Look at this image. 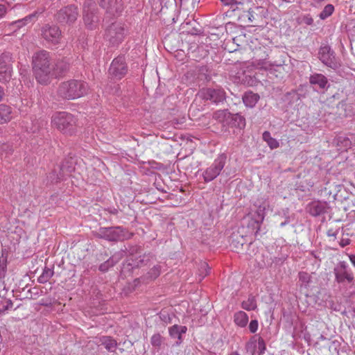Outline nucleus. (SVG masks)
I'll return each mask as SVG.
<instances>
[{
  "instance_id": "28",
  "label": "nucleus",
  "mask_w": 355,
  "mask_h": 355,
  "mask_svg": "<svg viewBox=\"0 0 355 355\" xmlns=\"http://www.w3.org/2000/svg\"><path fill=\"white\" fill-rule=\"evenodd\" d=\"M58 169L62 174L69 175L74 171V162L71 157L65 159L58 166Z\"/></svg>"
},
{
  "instance_id": "51",
  "label": "nucleus",
  "mask_w": 355,
  "mask_h": 355,
  "mask_svg": "<svg viewBox=\"0 0 355 355\" xmlns=\"http://www.w3.org/2000/svg\"><path fill=\"white\" fill-rule=\"evenodd\" d=\"M258 329V321L257 320H252L250 321L249 324V329L251 333H255Z\"/></svg>"
},
{
  "instance_id": "23",
  "label": "nucleus",
  "mask_w": 355,
  "mask_h": 355,
  "mask_svg": "<svg viewBox=\"0 0 355 355\" xmlns=\"http://www.w3.org/2000/svg\"><path fill=\"white\" fill-rule=\"evenodd\" d=\"M246 16L248 18L249 21L254 23V26H257V23L263 19L264 17V8L263 7L255 6L252 8H250L246 11Z\"/></svg>"
},
{
  "instance_id": "62",
  "label": "nucleus",
  "mask_w": 355,
  "mask_h": 355,
  "mask_svg": "<svg viewBox=\"0 0 355 355\" xmlns=\"http://www.w3.org/2000/svg\"><path fill=\"white\" fill-rule=\"evenodd\" d=\"M4 96V91L3 87L0 86V101L3 99V97Z\"/></svg>"
},
{
  "instance_id": "16",
  "label": "nucleus",
  "mask_w": 355,
  "mask_h": 355,
  "mask_svg": "<svg viewBox=\"0 0 355 355\" xmlns=\"http://www.w3.org/2000/svg\"><path fill=\"white\" fill-rule=\"evenodd\" d=\"M248 235L245 234V226L239 227L236 231H234L229 239L230 245L234 250H240L247 242Z\"/></svg>"
},
{
  "instance_id": "2",
  "label": "nucleus",
  "mask_w": 355,
  "mask_h": 355,
  "mask_svg": "<svg viewBox=\"0 0 355 355\" xmlns=\"http://www.w3.org/2000/svg\"><path fill=\"white\" fill-rule=\"evenodd\" d=\"M88 85L86 83L71 79L62 82L58 87V94L65 99L73 100L87 94Z\"/></svg>"
},
{
  "instance_id": "15",
  "label": "nucleus",
  "mask_w": 355,
  "mask_h": 355,
  "mask_svg": "<svg viewBox=\"0 0 355 355\" xmlns=\"http://www.w3.org/2000/svg\"><path fill=\"white\" fill-rule=\"evenodd\" d=\"M343 186L336 184L335 182H327L318 191L319 195L324 200L331 202L336 200L338 193L340 191Z\"/></svg>"
},
{
  "instance_id": "47",
  "label": "nucleus",
  "mask_w": 355,
  "mask_h": 355,
  "mask_svg": "<svg viewBox=\"0 0 355 355\" xmlns=\"http://www.w3.org/2000/svg\"><path fill=\"white\" fill-rule=\"evenodd\" d=\"M7 270V261L5 258L0 259V279L5 277Z\"/></svg>"
},
{
  "instance_id": "13",
  "label": "nucleus",
  "mask_w": 355,
  "mask_h": 355,
  "mask_svg": "<svg viewBox=\"0 0 355 355\" xmlns=\"http://www.w3.org/2000/svg\"><path fill=\"white\" fill-rule=\"evenodd\" d=\"M225 161L226 156L224 154L220 155L204 172L203 178L205 182H209L214 180L224 168Z\"/></svg>"
},
{
  "instance_id": "11",
  "label": "nucleus",
  "mask_w": 355,
  "mask_h": 355,
  "mask_svg": "<svg viewBox=\"0 0 355 355\" xmlns=\"http://www.w3.org/2000/svg\"><path fill=\"white\" fill-rule=\"evenodd\" d=\"M318 58L324 64L333 69H336L340 66L338 60L336 57L335 52L329 45L320 46Z\"/></svg>"
},
{
  "instance_id": "17",
  "label": "nucleus",
  "mask_w": 355,
  "mask_h": 355,
  "mask_svg": "<svg viewBox=\"0 0 355 355\" xmlns=\"http://www.w3.org/2000/svg\"><path fill=\"white\" fill-rule=\"evenodd\" d=\"M309 80L313 88L318 92H323L327 90L330 86L327 78L322 73H314L311 74Z\"/></svg>"
},
{
  "instance_id": "20",
  "label": "nucleus",
  "mask_w": 355,
  "mask_h": 355,
  "mask_svg": "<svg viewBox=\"0 0 355 355\" xmlns=\"http://www.w3.org/2000/svg\"><path fill=\"white\" fill-rule=\"evenodd\" d=\"M262 223L254 218H246L243 220L241 226H245V234L248 235H254L257 236L260 232V227Z\"/></svg>"
},
{
  "instance_id": "19",
  "label": "nucleus",
  "mask_w": 355,
  "mask_h": 355,
  "mask_svg": "<svg viewBox=\"0 0 355 355\" xmlns=\"http://www.w3.org/2000/svg\"><path fill=\"white\" fill-rule=\"evenodd\" d=\"M101 7L105 10L106 14L112 17L121 15L124 8L122 0H107L105 6Z\"/></svg>"
},
{
  "instance_id": "35",
  "label": "nucleus",
  "mask_w": 355,
  "mask_h": 355,
  "mask_svg": "<svg viewBox=\"0 0 355 355\" xmlns=\"http://www.w3.org/2000/svg\"><path fill=\"white\" fill-rule=\"evenodd\" d=\"M122 251L127 253V254L132 257V258H134L135 255L141 252V247L138 245L128 244L127 245H124V249H123Z\"/></svg>"
},
{
  "instance_id": "9",
  "label": "nucleus",
  "mask_w": 355,
  "mask_h": 355,
  "mask_svg": "<svg viewBox=\"0 0 355 355\" xmlns=\"http://www.w3.org/2000/svg\"><path fill=\"white\" fill-rule=\"evenodd\" d=\"M200 96L202 100L210 101L216 105L224 103L227 98L225 91L221 87L202 89L200 92Z\"/></svg>"
},
{
  "instance_id": "18",
  "label": "nucleus",
  "mask_w": 355,
  "mask_h": 355,
  "mask_svg": "<svg viewBox=\"0 0 355 355\" xmlns=\"http://www.w3.org/2000/svg\"><path fill=\"white\" fill-rule=\"evenodd\" d=\"M69 67V59L67 58L57 59L52 67V79L64 76L68 72Z\"/></svg>"
},
{
  "instance_id": "64",
  "label": "nucleus",
  "mask_w": 355,
  "mask_h": 355,
  "mask_svg": "<svg viewBox=\"0 0 355 355\" xmlns=\"http://www.w3.org/2000/svg\"><path fill=\"white\" fill-rule=\"evenodd\" d=\"M229 355H240L238 352H232Z\"/></svg>"
},
{
  "instance_id": "50",
  "label": "nucleus",
  "mask_w": 355,
  "mask_h": 355,
  "mask_svg": "<svg viewBox=\"0 0 355 355\" xmlns=\"http://www.w3.org/2000/svg\"><path fill=\"white\" fill-rule=\"evenodd\" d=\"M12 302L10 300L6 301V304L0 309V315L4 314L5 311L10 309L12 307Z\"/></svg>"
},
{
  "instance_id": "61",
  "label": "nucleus",
  "mask_w": 355,
  "mask_h": 355,
  "mask_svg": "<svg viewBox=\"0 0 355 355\" xmlns=\"http://www.w3.org/2000/svg\"><path fill=\"white\" fill-rule=\"evenodd\" d=\"M289 222H290L289 218H286L284 222L281 223L280 226L284 227L286 225L288 224Z\"/></svg>"
},
{
  "instance_id": "4",
  "label": "nucleus",
  "mask_w": 355,
  "mask_h": 355,
  "mask_svg": "<svg viewBox=\"0 0 355 355\" xmlns=\"http://www.w3.org/2000/svg\"><path fill=\"white\" fill-rule=\"evenodd\" d=\"M52 125L63 134L72 135L76 131L77 119L71 113L60 112L54 114L51 118Z\"/></svg>"
},
{
  "instance_id": "26",
  "label": "nucleus",
  "mask_w": 355,
  "mask_h": 355,
  "mask_svg": "<svg viewBox=\"0 0 355 355\" xmlns=\"http://www.w3.org/2000/svg\"><path fill=\"white\" fill-rule=\"evenodd\" d=\"M259 100V95L251 91L246 92L243 96V103L249 107H253Z\"/></svg>"
},
{
  "instance_id": "54",
  "label": "nucleus",
  "mask_w": 355,
  "mask_h": 355,
  "mask_svg": "<svg viewBox=\"0 0 355 355\" xmlns=\"http://www.w3.org/2000/svg\"><path fill=\"white\" fill-rule=\"evenodd\" d=\"M257 66H259L261 69H267L269 66H270V64L268 63L266 60H259L257 62Z\"/></svg>"
},
{
  "instance_id": "42",
  "label": "nucleus",
  "mask_w": 355,
  "mask_h": 355,
  "mask_svg": "<svg viewBox=\"0 0 355 355\" xmlns=\"http://www.w3.org/2000/svg\"><path fill=\"white\" fill-rule=\"evenodd\" d=\"M334 141L337 146H339L340 148H347L348 146H350L351 144L349 139L344 136L336 137L334 139Z\"/></svg>"
},
{
  "instance_id": "5",
  "label": "nucleus",
  "mask_w": 355,
  "mask_h": 355,
  "mask_svg": "<svg viewBox=\"0 0 355 355\" xmlns=\"http://www.w3.org/2000/svg\"><path fill=\"white\" fill-rule=\"evenodd\" d=\"M83 18L85 26L89 30H95L98 27L100 17L98 8L94 0H85L83 5Z\"/></svg>"
},
{
  "instance_id": "14",
  "label": "nucleus",
  "mask_w": 355,
  "mask_h": 355,
  "mask_svg": "<svg viewBox=\"0 0 355 355\" xmlns=\"http://www.w3.org/2000/svg\"><path fill=\"white\" fill-rule=\"evenodd\" d=\"M335 279L338 284L345 282L352 283L354 281L353 273L349 270L345 261H340L334 269Z\"/></svg>"
},
{
  "instance_id": "6",
  "label": "nucleus",
  "mask_w": 355,
  "mask_h": 355,
  "mask_svg": "<svg viewBox=\"0 0 355 355\" xmlns=\"http://www.w3.org/2000/svg\"><path fill=\"white\" fill-rule=\"evenodd\" d=\"M79 12L78 7L70 4L61 8L55 14V20L62 26H71L78 19Z\"/></svg>"
},
{
  "instance_id": "10",
  "label": "nucleus",
  "mask_w": 355,
  "mask_h": 355,
  "mask_svg": "<svg viewBox=\"0 0 355 355\" xmlns=\"http://www.w3.org/2000/svg\"><path fill=\"white\" fill-rule=\"evenodd\" d=\"M12 55L6 52L0 55V81L3 83H8L12 73Z\"/></svg>"
},
{
  "instance_id": "44",
  "label": "nucleus",
  "mask_w": 355,
  "mask_h": 355,
  "mask_svg": "<svg viewBox=\"0 0 355 355\" xmlns=\"http://www.w3.org/2000/svg\"><path fill=\"white\" fill-rule=\"evenodd\" d=\"M49 178L51 182H58L61 180H63L64 175L62 174V172L58 169V171L55 168L51 173L49 174Z\"/></svg>"
},
{
  "instance_id": "39",
  "label": "nucleus",
  "mask_w": 355,
  "mask_h": 355,
  "mask_svg": "<svg viewBox=\"0 0 355 355\" xmlns=\"http://www.w3.org/2000/svg\"><path fill=\"white\" fill-rule=\"evenodd\" d=\"M53 274L54 271L53 269L45 267L42 275L38 277L37 281L40 284H45L53 277Z\"/></svg>"
},
{
  "instance_id": "52",
  "label": "nucleus",
  "mask_w": 355,
  "mask_h": 355,
  "mask_svg": "<svg viewBox=\"0 0 355 355\" xmlns=\"http://www.w3.org/2000/svg\"><path fill=\"white\" fill-rule=\"evenodd\" d=\"M159 318L162 321H164L166 323L171 322V317L169 316V315L168 313H166L165 312L160 313Z\"/></svg>"
},
{
  "instance_id": "59",
  "label": "nucleus",
  "mask_w": 355,
  "mask_h": 355,
  "mask_svg": "<svg viewBox=\"0 0 355 355\" xmlns=\"http://www.w3.org/2000/svg\"><path fill=\"white\" fill-rule=\"evenodd\" d=\"M336 235H337V232H334L333 230H329L327 231V236H331V237H334L336 238Z\"/></svg>"
},
{
  "instance_id": "48",
  "label": "nucleus",
  "mask_w": 355,
  "mask_h": 355,
  "mask_svg": "<svg viewBox=\"0 0 355 355\" xmlns=\"http://www.w3.org/2000/svg\"><path fill=\"white\" fill-rule=\"evenodd\" d=\"M298 276L300 281L304 284L306 286H307L311 282V275L306 272H300Z\"/></svg>"
},
{
  "instance_id": "53",
  "label": "nucleus",
  "mask_w": 355,
  "mask_h": 355,
  "mask_svg": "<svg viewBox=\"0 0 355 355\" xmlns=\"http://www.w3.org/2000/svg\"><path fill=\"white\" fill-rule=\"evenodd\" d=\"M221 2L225 6H230L232 8L235 4H237L236 0H220Z\"/></svg>"
},
{
  "instance_id": "1",
  "label": "nucleus",
  "mask_w": 355,
  "mask_h": 355,
  "mask_svg": "<svg viewBox=\"0 0 355 355\" xmlns=\"http://www.w3.org/2000/svg\"><path fill=\"white\" fill-rule=\"evenodd\" d=\"M52 67L50 53L40 50L35 53L32 58V69L37 82L46 85L52 80Z\"/></svg>"
},
{
  "instance_id": "22",
  "label": "nucleus",
  "mask_w": 355,
  "mask_h": 355,
  "mask_svg": "<svg viewBox=\"0 0 355 355\" xmlns=\"http://www.w3.org/2000/svg\"><path fill=\"white\" fill-rule=\"evenodd\" d=\"M131 263L128 265L132 268H141L145 266L150 265L155 260V255L152 253H144L135 258H131Z\"/></svg>"
},
{
  "instance_id": "56",
  "label": "nucleus",
  "mask_w": 355,
  "mask_h": 355,
  "mask_svg": "<svg viewBox=\"0 0 355 355\" xmlns=\"http://www.w3.org/2000/svg\"><path fill=\"white\" fill-rule=\"evenodd\" d=\"M191 35H199L202 33V29L196 28L193 27L191 31H189Z\"/></svg>"
},
{
  "instance_id": "57",
  "label": "nucleus",
  "mask_w": 355,
  "mask_h": 355,
  "mask_svg": "<svg viewBox=\"0 0 355 355\" xmlns=\"http://www.w3.org/2000/svg\"><path fill=\"white\" fill-rule=\"evenodd\" d=\"M303 20L306 25H312L313 23V19L311 17H305Z\"/></svg>"
},
{
  "instance_id": "45",
  "label": "nucleus",
  "mask_w": 355,
  "mask_h": 355,
  "mask_svg": "<svg viewBox=\"0 0 355 355\" xmlns=\"http://www.w3.org/2000/svg\"><path fill=\"white\" fill-rule=\"evenodd\" d=\"M199 275L204 278L210 272L211 268L206 262H201L199 266Z\"/></svg>"
},
{
  "instance_id": "40",
  "label": "nucleus",
  "mask_w": 355,
  "mask_h": 355,
  "mask_svg": "<svg viewBox=\"0 0 355 355\" xmlns=\"http://www.w3.org/2000/svg\"><path fill=\"white\" fill-rule=\"evenodd\" d=\"M118 262V259L114 256L110 257L107 261L102 263L98 269L101 272H107L110 268L113 267Z\"/></svg>"
},
{
  "instance_id": "46",
  "label": "nucleus",
  "mask_w": 355,
  "mask_h": 355,
  "mask_svg": "<svg viewBox=\"0 0 355 355\" xmlns=\"http://www.w3.org/2000/svg\"><path fill=\"white\" fill-rule=\"evenodd\" d=\"M257 353H258V355H262L264 354L266 349V343H265V341L264 340L259 336V340L257 341Z\"/></svg>"
},
{
  "instance_id": "34",
  "label": "nucleus",
  "mask_w": 355,
  "mask_h": 355,
  "mask_svg": "<svg viewBox=\"0 0 355 355\" xmlns=\"http://www.w3.org/2000/svg\"><path fill=\"white\" fill-rule=\"evenodd\" d=\"M38 12L37 11L26 16L24 18L21 19H19L15 21V24L17 25V27L20 28L24 25H26L29 23L35 21L37 18Z\"/></svg>"
},
{
  "instance_id": "55",
  "label": "nucleus",
  "mask_w": 355,
  "mask_h": 355,
  "mask_svg": "<svg viewBox=\"0 0 355 355\" xmlns=\"http://www.w3.org/2000/svg\"><path fill=\"white\" fill-rule=\"evenodd\" d=\"M244 10L243 8V3H241V2H239V1H237V4H235L234 6L232 8V10L233 11H236V10Z\"/></svg>"
},
{
  "instance_id": "37",
  "label": "nucleus",
  "mask_w": 355,
  "mask_h": 355,
  "mask_svg": "<svg viewBox=\"0 0 355 355\" xmlns=\"http://www.w3.org/2000/svg\"><path fill=\"white\" fill-rule=\"evenodd\" d=\"M262 138L263 141H265L267 143V144L271 149H275L278 148L279 146V144L277 141V139L272 137L270 132L268 131H265L263 133Z\"/></svg>"
},
{
  "instance_id": "29",
  "label": "nucleus",
  "mask_w": 355,
  "mask_h": 355,
  "mask_svg": "<svg viewBox=\"0 0 355 355\" xmlns=\"http://www.w3.org/2000/svg\"><path fill=\"white\" fill-rule=\"evenodd\" d=\"M161 266L159 265L154 266L144 276L137 280H141L143 282H148L155 279L159 275Z\"/></svg>"
},
{
  "instance_id": "60",
  "label": "nucleus",
  "mask_w": 355,
  "mask_h": 355,
  "mask_svg": "<svg viewBox=\"0 0 355 355\" xmlns=\"http://www.w3.org/2000/svg\"><path fill=\"white\" fill-rule=\"evenodd\" d=\"M349 260L353 266L355 267V254L349 255Z\"/></svg>"
},
{
  "instance_id": "12",
  "label": "nucleus",
  "mask_w": 355,
  "mask_h": 355,
  "mask_svg": "<svg viewBox=\"0 0 355 355\" xmlns=\"http://www.w3.org/2000/svg\"><path fill=\"white\" fill-rule=\"evenodd\" d=\"M41 35L46 42L56 45L60 42L62 31L55 24H45L41 28Z\"/></svg>"
},
{
  "instance_id": "31",
  "label": "nucleus",
  "mask_w": 355,
  "mask_h": 355,
  "mask_svg": "<svg viewBox=\"0 0 355 355\" xmlns=\"http://www.w3.org/2000/svg\"><path fill=\"white\" fill-rule=\"evenodd\" d=\"M230 112L227 110H218L213 114V119L223 123L225 126L227 123Z\"/></svg>"
},
{
  "instance_id": "27",
  "label": "nucleus",
  "mask_w": 355,
  "mask_h": 355,
  "mask_svg": "<svg viewBox=\"0 0 355 355\" xmlns=\"http://www.w3.org/2000/svg\"><path fill=\"white\" fill-rule=\"evenodd\" d=\"M100 343L110 352H115L117 347V342L111 336H102L100 338Z\"/></svg>"
},
{
  "instance_id": "25",
  "label": "nucleus",
  "mask_w": 355,
  "mask_h": 355,
  "mask_svg": "<svg viewBox=\"0 0 355 355\" xmlns=\"http://www.w3.org/2000/svg\"><path fill=\"white\" fill-rule=\"evenodd\" d=\"M226 125H231L239 129H243L245 126V118L239 114L230 113V117Z\"/></svg>"
},
{
  "instance_id": "49",
  "label": "nucleus",
  "mask_w": 355,
  "mask_h": 355,
  "mask_svg": "<svg viewBox=\"0 0 355 355\" xmlns=\"http://www.w3.org/2000/svg\"><path fill=\"white\" fill-rule=\"evenodd\" d=\"M265 218V207L259 206L256 211V216L254 218H257L259 222L263 223Z\"/></svg>"
},
{
  "instance_id": "3",
  "label": "nucleus",
  "mask_w": 355,
  "mask_h": 355,
  "mask_svg": "<svg viewBox=\"0 0 355 355\" xmlns=\"http://www.w3.org/2000/svg\"><path fill=\"white\" fill-rule=\"evenodd\" d=\"M95 238L104 239L110 242H118L128 240L133 236L122 226L101 227L98 230L93 231Z\"/></svg>"
},
{
  "instance_id": "8",
  "label": "nucleus",
  "mask_w": 355,
  "mask_h": 355,
  "mask_svg": "<svg viewBox=\"0 0 355 355\" xmlns=\"http://www.w3.org/2000/svg\"><path fill=\"white\" fill-rule=\"evenodd\" d=\"M125 35L123 25L119 22H114L106 28L104 37L110 45L116 46L123 41Z\"/></svg>"
},
{
  "instance_id": "38",
  "label": "nucleus",
  "mask_w": 355,
  "mask_h": 355,
  "mask_svg": "<svg viewBox=\"0 0 355 355\" xmlns=\"http://www.w3.org/2000/svg\"><path fill=\"white\" fill-rule=\"evenodd\" d=\"M300 99V94L295 90L286 92L283 97V101L288 104H293Z\"/></svg>"
},
{
  "instance_id": "24",
  "label": "nucleus",
  "mask_w": 355,
  "mask_h": 355,
  "mask_svg": "<svg viewBox=\"0 0 355 355\" xmlns=\"http://www.w3.org/2000/svg\"><path fill=\"white\" fill-rule=\"evenodd\" d=\"M187 327L186 326H181L178 324H174L168 328V334L173 338H177L178 341L176 345H179L182 343V335L186 334Z\"/></svg>"
},
{
  "instance_id": "36",
  "label": "nucleus",
  "mask_w": 355,
  "mask_h": 355,
  "mask_svg": "<svg viewBox=\"0 0 355 355\" xmlns=\"http://www.w3.org/2000/svg\"><path fill=\"white\" fill-rule=\"evenodd\" d=\"M259 340V336L254 335L249 340L245 345V349L252 355H254L257 351V341Z\"/></svg>"
},
{
  "instance_id": "43",
  "label": "nucleus",
  "mask_w": 355,
  "mask_h": 355,
  "mask_svg": "<svg viewBox=\"0 0 355 355\" xmlns=\"http://www.w3.org/2000/svg\"><path fill=\"white\" fill-rule=\"evenodd\" d=\"M334 10V6L331 4H327L320 13L319 17L321 19H325L332 15Z\"/></svg>"
},
{
  "instance_id": "21",
  "label": "nucleus",
  "mask_w": 355,
  "mask_h": 355,
  "mask_svg": "<svg viewBox=\"0 0 355 355\" xmlns=\"http://www.w3.org/2000/svg\"><path fill=\"white\" fill-rule=\"evenodd\" d=\"M306 211L312 216L316 217L325 214L328 209L327 202L313 201L306 206Z\"/></svg>"
},
{
  "instance_id": "30",
  "label": "nucleus",
  "mask_w": 355,
  "mask_h": 355,
  "mask_svg": "<svg viewBox=\"0 0 355 355\" xmlns=\"http://www.w3.org/2000/svg\"><path fill=\"white\" fill-rule=\"evenodd\" d=\"M12 119V108L5 104H0V124L10 121Z\"/></svg>"
},
{
  "instance_id": "7",
  "label": "nucleus",
  "mask_w": 355,
  "mask_h": 355,
  "mask_svg": "<svg viewBox=\"0 0 355 355\" xmlns=\"http://www.w3.org/2000/svg\"><path fill=\"white\" fill-rule=\"evenodd\" d=\"M128 72V67L124 55H119L111 62L108 69V76L112 80H119Z\"/></svg>"
},
{
  "instance_id": "32",
  "label": "nucleus",
  "mask_w": 355,
  "mask_h": 355,
  "mask_svg": "<svg viewBox=\"0 0 355 355\" xmlns=\"http://www.w3.org/2000/svg\"><path fill=\"white\" fill-rule=\"evenodd\" d=\"M234 321L238 326L245 327L248 322V315L244 311H238L234 315Z\"/></svg>"
},
{
  "instance_id": "33",
  "label": "nucleus",
  "mask_w": 355,
  "mask_h": 355,
  "mask_svg": "<svg viewBox=\"0 0 355 355\" xmlns=\"http://www.w3.org/2000/svg\"><path fill=\"white\" fill-rule=\"evenodd\" d=\"M241 307L247 311L255 310L257 307L255 296L252 294L249 295L248 300L242 302Z\"/></svg>"
},
{
  "instance_id": "41",
  "label": "nucleus",
  "mask_w": 355,
  "mask_h": 355,
  "mask_svg": "<svg viewBox=\"0 0 355 355\" xmlns=\"http://www.w3.org/2000/svg\"><path fill=\"white\" fill-rule=\"evenodd\" d=\"M164 340L165 338L163 336H162L160 334L157 333L152 336L150 338V343L157 350H159L162 348V346L164 344Z\"/></svg>"
},
{
  "instance_id": "58",
  "label": "nucleus",
  "mask_w": 355,
  "mask_h": 355,
  "mask_svg": "<svg viewBox=\"0 0 355 355\" xmlns=\"http://www.w3.org/2000/svg\"><path fill=\"white\" fill-rule=\"evenodd\" d=\"M6 12V8L4 5L0 4V17H2Z\"/></svg>"
},
{
  "instance_id": "63",
  "label": "nucleus",
  "mask_w": 355,
  "mask_h": 355,
  "mask_svg": "<svg viewBox=\"0 0 355 355\" xmlns=\"http://www.w3.org/2000/svg\"><path fill=\"white\" fill-rule=\"evenodd\" d=\"M110 212L112 214L116 215L118 214V210L116 209H113L110 210Z\"/></svg>"
}]
</instances>
